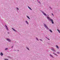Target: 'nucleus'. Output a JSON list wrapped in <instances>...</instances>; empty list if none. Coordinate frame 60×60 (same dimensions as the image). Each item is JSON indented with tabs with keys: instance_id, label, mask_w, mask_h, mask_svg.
I'll use <instances>...</instances> for the list:
<instances>
[{
	"instance_id": "nucleus-16",
	"label": "nucleus",
	"mask_w": 60,
	"mask_h": 60,
	"mask_svg": "<svg viewBox=\"0 0 60 60\" xmlns=\"http://www.w3.org/2000/svg\"><path fill=\"white\" fill-rule=\"evenodd\" d=\"M28 7L29 8V9L31 10H32V9L30 7Z\"/></svg>"
},
{
	"instance_id": "nucleus-18",
	"label": "nucleus",
	"mask_w": 60,
	"mask_h": 60,
	"mask_svg": "<svg viewBox=\"0 0 60 60\" xmlns=\"http://www.w3.org/2000/svg\"><path fill=\"white\" fill-rule=\"evenodd\" d=\"M57 54H60V53L58 52H57Z\"/></svg>"
},
{
	"instance_id": "nucleus-9",
	"label": "nucleus",
	"mask_w": 60,
	"mask_h": 60,
	"mask_svg": "<svg viewBox=\"0 0 60 60\" xmlns=\"http://www.w3.org/2000/svg\"><path fill=\"white\" fill-rule=\"evenodd\" d=\"M5 26L6 27V28L7 29V30H8V27H7V26L6 25H5Z\"/></svg>"
},
{
	"instance_id": "nucleus-13",
	"label": "nucleus",
	"mask_w": 60,
	"mask_h": 60,
	"mask_svg": "<svg viewBox=\"0 0 60 60\" xmlns=\"http://www.w3.org/2000/svg\"><path fill=\"white\" fill-rule=\"evenodd\" d=\"M57 30L58 31V32H59V33H60V30L57 29Z\"/></svg>"
},
{
	"instance_id": "nucleus-6",
	"label": "nucleus",
	"mask_w": 60,
	"mask_h": 60,
	"mask_svg": "<svg viewBox=\"0 0 60 60\" xmlns=\"http://www.w3.org/2000/svg\"><path fill=\"white\" fill-rule=\"evenodd\" d=\"M0 56H3V55H4V54L2 52H0Z\"/></svg>"
},
{
	"instance_id": "nucleus-24",
	"label": "nucleus",
	"mask_w": 60,
	"mask_h": 60,
	"mask_svg": "<svg viewBox=\"0 0 60 60\" xmlns=\"http://www.w3.org/2000/svg\"><path fill=\"white\" fill-rule=\"evenodd\" d=\"M52 15H53V13H52Z\"/></svg>"
},
{
	"instance_id": "nucleus-29",
	"label": "nucleus",
	"mask_w": 60,
	"mask_h": 60,
	"mask_svg": "<svg viewBox=\"0 0 60 60\" xmlns=\"http://www.w3.org/2000/svg\"><path fill=\"white\" fill-rule=\"evenodd\" d=\"M45 16H47V15H45Z\"/></svg>"
},
{
	"instance_id": "nucleus-21",
	"label": "nucleus",
	"mask_w": 60,
	"mask_h": 60,
	"mask_svg": "<svg viewBox=\"0 0 60 60\" xmlns=\"http://www.w3.org/2000/svg\"><path fill=\"white\" fill-rule=\"evenodd\" d=\"M46 38H47V39H48V40H49L50 39L49 38H47V37H46Z\"/></svg>"
},
{
	"instance_id": "nucleus-22",
	"label": "nucleus",
	"mask_w": 60,
	"mask_h": 60,
	"mask_svg": "<svg viewBox=\"0 0 60 60\" xmlns=\"http://www.w3.org/2000/svg\"><path fill=\"white\" fill-rule=\"evenodd\" d=\"M39 40H40V41H42V40H41V39H40Z\"/></svg>"
},
{
	"instance_id": "nucleus-7",
	"label": "nucleus",
	"mask_w": 60,
	"mask_h": 60,
	"mask_svg": "<svg viewBox=\"0 0 60 60\" xmlns=\"http://www.w3.org/2000/svg\"><path fill=\"white\" fill-rule=\"evenodd\" d=\"M12 29L14 31H15V32H17V31L16 30H15V29H14L13 28H12Z\"/></svg>"
},
{
	"instance_id": "nucleus-2",
	"label": "nucleus",
	"mask_w": 60,
	"mask_h": 60,
	"mask_svg": "<svg viewBox=\"0 0 60 60\" xmlns=\"http://www.w3.org/2000/svg\"><path fill=\"white\" fill-rule=\"evenodd\" d=\"M44 24V26L45 28L47 29V30H49V28H48V26H47V25H46V24Z\"/></svg>"
},
{
	"instance_id": "nucleus-15",
	"label": "nucleus",
	"mask_w": 60,
	"mask_h": 60,
	"mask_svg": "<svg viewBox=\"0 0 60 60\" xmlns=\"http://www.w3.org/2000/svg\"><path fill=\"white\" fill-rule=\"evenodd\" d=\"M49 31L51 33H52V30H50V29L49 30Z\"/></svg>"
},
{
	"instance_id": "nucleus-17",
	"label": "nucleus",
	"mask_w": 60,
	"mask_h": 60,
	"mask_svg": "<svg viewBox=\"0 0 60 60\" xmlns=\"http://www.w3.org/2000/svg\"><path fill=\"white\" fill-rule=\"evenodd\" d=\"M43 13V14H44V15H46V14H45V13H44V12H42Z\"/></svg>"
},
{
	"instance_id": "nucleus-26",
	"label": "nucleus",
	"mask_w": 60,
	"mask_h": 60,
	"mask_svg": "<svg viewBox=\"0 0 60 60\" xmlns=\"http://www.w3.org/2000/svg\"><path fill=\"white\" fill-rule=\"evenodd\" d=\"M18 51H19V50H18Z\"/></svg>"
},
{
	"instance_id": "nucleus-20",
	"label": "nucleus",
	"mask_w": 60,
	"mask_h": 60,
	"mask_svg": "<svg viewBox=\"0 0 60 60\" xmlns=\"http://www.w3.org/2000/svg\"><path fill=\"white\" fill-rule=\"evenodd\" d=\"M7 49H8V48H6L5 49V50H7Z\"/></svg>"
},
{
	"instance_id": "nucleus-19",
	"label": "nucleus",
	"mask_w": 60,
	"mask_h": 60,
	"mask_svg": "<svg viewBox=\"0 0 60 60\" xmlns=\"http://www.w3.org/2000/svg\"><path fill=\"white\" fill-rule=\"evenodd\" d=\"M36 39L37 40V41H39V39H38V38H36Z\"/></svg>"
},
{
	"instance_id": "nucleus-27",
	"label": "nucleus",
	"mask_w": 60,
	"mask_h": 60,
	"mask_svg": "<svg viewBox=\"0 0 60 60\" xmlns=\"http://www.w3.org/2000/svg\"><path fill=\"white\" fill-rule=\"evenodd\" d=\"M49 8H50V7Z\"/></svg>"
},
{
	"instance_id": "nucleus-11",
	"label": "nucleus",
	"mask_w": 60,
	"mask_h": 60,
	"mask_svg": "<svg viewBox=\"0 0 60 60\" xmlns=\"http://www.w3.org/2000/svg\"><path fill=\"white\" fill-rule=\"evenodd\" d=\"M56 47L57 48V49H59V47H58V46L57 45H56Z\"/></svg>"
},
{
	"instance_id": "nucleus-12",
	"label": "nucleus",
	"mask_w": 60,
	"mask_h": 60,
	"mask_svg": "<svg viewBox=\"0 0 60 60\" xmlns=\"http://www.w3.org/2000/svg\"><path fill=\"white\" fill-rule=\"evenodd\" d=\"M26 48L27 49H28V50H29V48H28V47H26Z\"/></svg>"
},
{
	"instance_id": "nucleus-23",
	"label": "nucleus",
	"mask_w": 60,
	"mask_h": 60,
	"mask_svg": "<svg viewBox=\"0 0 60 60\" xmlns=\"http://www.w3.org/2000/svg\"><path fill=\"white\" fill-rule=\"evenodd\" d=\"M16 9H17V10H19V8H16Z\"/></svg>"
},
{
	"instance_id": "nucleus-3",
	"label": "nucleus",
	"mask_w": 60,
	"mask_h": 60,
	"mask_svg": "<svg viewBox=\"0 0 60 60\" xmlns=\"http://www.w3.org/2000/svg\"><path fill=\"white\" fill-rule=\"evenodd\" d=\"M51 50L52 51H54V52H56V50H55L53 48H52L51 49Z\"/></svg>"
},
{
	"instance_id": "nucleus-5",
	"label": "nucleus",
	"mask_w": 60,
	"mask_h": 60,
	"mask_svg": "<svg viewBox=\"0 0 60 60\" xmlns=\"http://www.w3.org/2000/svg\"><path fill=\"white\" fill-rule=\"evenodd\" d=\"M53 54H54L55 56H58V55L56 53H55L54 52H53Z\"/></svg>"
},
{
	"instance_id": "nucleus-4",
	"label": "nucleus",
	"mask_w": 60,
	"mask_h": 60,
	"mask_svg": "<svg viewBox=\"0 0 60 60\" xmlns=\"http://www.w3.org/2000/svg\"><path fill=\"white\" fill-rule=\"evenodd\" d=\"M7 41H9V42H11V40L9 38H7Z\"/></svg>"
},
{
	"instance_id": "nucleus-25",
	"label": "nucleus",
	"mask_w": 60,
	"mask_h": 60,
	"mask_svg": "<svg viewBox=\"0 0 60 60\" xmlns=\"http://www.w3.org/2000/svg\"><path fill=\"white\" fill-rule=\"evenodd\" d=\"M13 48V46H12L11 47V48Z\"/></svg>"
},
{
	"instance_id": "nucleus-28",
	"label": "nucleus",
	"mask_w": 60,
	"mask_h": 60,
	"mask_svg": "<svg viewBox=\"0 0 60 60\" xmlns=\"http://www.w3.org/2000/svg\"><path fill=\"white\" fill-rule=\"evenodd\" d=\"M8 33H9V32H8Z\"/></svg>"
},
{
	"instance_id": "nucleus-14",
	"label": "nucleus",
	"mask_w": 60,
	"mask_h": 60,
	"mask_svg": "<svg viewBox=\"0 0 60 60\" xmlns=\"http://www.w3.org/2000/svg\"><path fill=\"white\" fill-rule=\"evenodd\" d=\"M27 18H28V19H30V18H29V17L28 16H27Z\"/></svg>"
},
{
	"instance_id": "nucleus-1",
	"label": "nucleus",
	"mask_w": 60,
	"mask_h": 60,
	"mask_svg": "<svg viewBox=\"0 0 60 60\" xmlns=\"http://www.w3.org/2000/svg\"><path fill=\"white\" fill-rule=\"evenodd\" d=\"M47 18L49 21H51L52 23L53 24H54V22H53V19L50 18L48 16H47Z\"/></svg>"
},
{
	"instance_id": "nucleus-8",
	"label": "nucleus",
	"mask_w": 60,
	"mask_h": 60,
	"mask_svg": "<svg viewBox=\"0 0 60 60\" xmlns=\"http://www.w3.org/2000/svg\"><path fill=\"white\" fill-rule=\"evenodd\" d=\"M25 22L26 23V24H27V25L29 24V23H28V22L27 21H25Z\"/></svg>"
},
{
	"instance_id": "nucleus-10",
	"label": "nucleus",
	"mask_w": 60,
	"mask_h": 60,
	"mask_svg": "<svg viewBox=\"0 0 60 60\" xmlns=\"http://www.w3.org/2000/svg\"><path fill=\"white\" fill-rule=\"evenodd\" d=\"M50 56H51V57H52V58H54V56H53L52 55L50 54Z\"/></svg>"
}]
</instances>
